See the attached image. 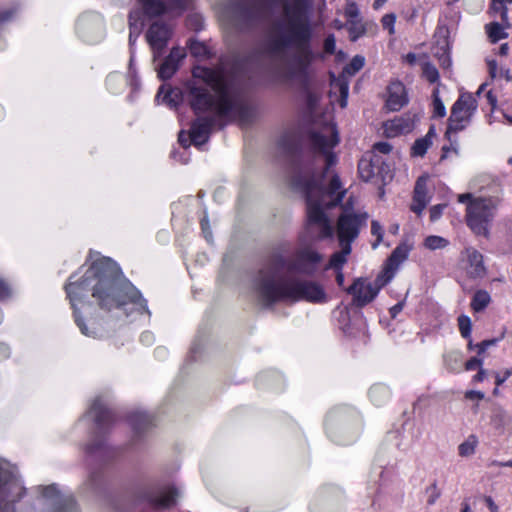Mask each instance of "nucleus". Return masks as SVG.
<instances>
[{"label": "nucleus", "instance_id": "nucleus-64", "mask_svg": "<svg viewBox=\"0 0 512 512\" xmlns=\"http://www.w3.org/2000/svg\"><path fill=\"white\" fill-rule=\"evenodd\" d=\"M507 51H508V45L507 44H502L501 47H500V53L502 55H506Z\"/></svg>", "mask_w": 512, "mask_h": 512}, {"label": "nucleus", "instance_id": "nucleus-5", "mask_svg": "<svg viewBox=\"0 0 512 512\" xmlns=\"http://www.w3.org/2000/svg\"><path fill=\"white\" fill-rule=\"evenodd\" d=\"M284 266L285 258L279 254L273 255L255 278L254 291L264 306H271L281 301L324 302L326 300V294L321 285L313 281L281 277L280 272Z\"/></svg>", "mask_w": 512, "mask_h": 512}, {"label": "nucleus", "instance_id": "nucleus-57", "mask_svg": "<svg viewBox=\"0 0 512 512\" xmlns=\"http://www.w3.org/2000/svg\"><path fill=\"white\" fill-rule=\"evenodd\" d=\"M486 376V372L483 369H480L479 372L474 376L475 381H482Z\"/></svg>", "mask_w": 512, "mask_h": 512}, {"label": "nucleus", "instance_id": "nucleus-15", "mask_svg": "<svg viewBox=\"0 0 512 512\" xmlns=\"http://www.w3.org/2000/svg\"><path fill=\"white\" fill-rule=\"evenodd\" d=\"M88 413L95 421L97 434L100 436L101 434L105 433L113 421V415L103 405L100 398L94 400Z\"/></svg>", "mask_w": 512, "mask_h": 512}, {"label": "nucleus", "instance_id": "nucleus-21", "mask_svg": "<svg viewBox=\"0 0 512 512\" xmlns=\"http://www.w3.org/2000/svg\"><path fill=\"white\" fill-rule=\"evenodd\" d=\"M142 6L144 14L149 17H157L165 13L167 7L163 0H137Z\"/></svg>", "mask_w": 512, "mask_h": 512}, {"label": "nucleus", "instance_id": "nucleus-41", "mask_svg": "<svg viewBox=\"0 0 512 512\" xmlns=\"http://www.w3.org/2000/svg\"><path fill=\"white\" fill-rule=\"evenodd\" d=\"M498 342V339H489L484 340L478 344H476V347L478 349V354H483L489 347L496 345Z\"/></svg>", "mask_w": 512, "mask_h": 512}, {"label": "nucleus", "instance_id": "nucleus-36", "mask_svg": "<svg viewBox=\"0 0 512 512\" xmlns=\"http://www.w3.org/2000/svg\"><path fill=\"white\" fill-rule=\"evenodd\" d=\"M189 50L194 56H203L207 53L205 45L198 41H191L189 44Z\"/></svg>", "mask_w": 512, "mask_h": 512}, {"label": "nucleus", "instance_id": "nucleus-12", "mask_svg": "<svg viewBox=\"0 0 512 512\" xmlns=\"http://www.w3.org/2000/svg\"><path fill=\"white\" fill-rule=\"evenodd\" d=\"M358 171L362 180L373 181L380 179L385 183L389 175V168L377 155H367L361 158L358 163Z\"/></svg>", "mask_w": 512, "mask_h": 512}, {"label": "nucleus", "instance_id": "nucleus-1", "mask_svg": "<svg viewBox=\"0 0 512 512\" xmlns=\"http://www.w3.org/2000/svg\"><path fill=\"white\" fill-rule=\"evenodd\" d=\"M280 13L274 17L264 40L248 60L267 72H281L288 78L305 79L314 60L310 0H275Z\"/></svg>", "mask_w": 512, "mask_h": 512}, {"label": "nucleus", "instance_id": "nucleus-27", "mask_svg": "<svg viewBox=\"0 0 512 512\" xmlns=\"http://www.w3.org/2000/svg\"><path fill=\"white\" fill-rule=\"evenodd\" d=\"M478 440L476 436L470 435L463 443L458 447L459 455L462 457H469L474 454Z\"/></svg>", "mask_w": 512, "mask_h": 512}, {"label": "nucleus", "instance_id": "nucleus-31", "mask_svg": "<svg viewBox=\"0 0 512 512\" xmlns=\"http://www.w3.org/2000/svg\"><path fill=\"white\" fill-rule=\"evenodd\" d=\"M422 74L430 83H435L439 79V72L437 68L429 62H425L422 65Z\"/></svg>", "mask_w": 512, "mask_h": 512}, {"label": "nucleus", "instance_id": "nucleus-58", "mask_svg": "<svg viewBox=\"0 0 512 512\" xmlns=\"http://www.w3.org/2000/svg\"><path fill=\"white\" fill-rule=\"evenodd\" d=\"M336 282L339 286H343L344 284V275L340 270L336 274Z\"/></svg>", "mask_w": 512, "mask_h": 512}, {"label": "nucleus", "instance_id": "nucleus-33", "mask_svg": "<svg viewBox=\"0 0 512 512\" xmlns=\"http://www.w3.org/2000/svg\"><path fill=\"white\" fill-rule=\"evenodd\" d=\"M458 326L461 333V336L464 338H469L471 334V320L466 315H461L458 318Z\"/></svg>", "mask_w": 512, "mask_h": 512}, {"label": "nucleus", "instance_id": "nucleus-38", "mask_svg": "<svg viewBox=\"0 0 512 512\" xmlns=\"http://www.w3.org/2000/svg\"><path fill=\"white\" fill-rule=\"evenodd\" d=\"M491 1H492V9L496 12H500L502 20L506 21L508 18V9L504 5V0H491Z\"/></svg>", "mask_w": 512, "mask_h": 512}, {"label": "nucleus", "instance_id": "nucleus-52", "mask_svg": "<svg viewBox=\"0 0 512 512\" xmlns=\"http://www.w3.org/2000/svg\"><path fill=\"white\" fill-rule=\"evenodd\" d=\"M484 500L491 512H498V506L490 496H486Z\"/></svg>", "mask_w": 512, "mask_h": 512}, {"label": "nucleus", "instance_id": "nucleus-6", "mask_svg": "<svg viewBox=\"0 0 512 512\" xmlns=\"http://www.w3.org/2000/svg\"><path fill=\"white\" fill-rule=\"evenodd\" d=\"M457 199L459 203L466 204L467 226L474 234L487 237L497 207L495 200L475 197L472 193L459 194Z\"/></svg>", "mask_w": 512, "mask_h": 512}, {"label": "nucleus", "instance_id": "nucleus-46", "mask_svg": "<svg viewBox=\"0 0 512 512\" xmlns=\"http://www.w3.org/2000/svg\"><path fill=\"white\" fill-rule=\"evenodd\" d=\"M11 295V289L9 285L0 279V300L5 299Z\"/></svg>", "mask_w": 512, "mask_h": 512}, {"label": "nucleus", "instance_id": "nucleus-16", "mask_svg": "<svg viewBox=\"0 0 512 512\" xmlns=\"http://www.w3.org/2000/svg\"><path fill=\"white\" fill-rule=\"evenodd\" d=\"M467 260L466 271L471 278H481L485 275L483 255L473 247H468L464 251Z\"/></svg>", "mask_w": 512, "mask_h": 512}, {"label": "nucleus", "instance_id": "nucleus-54", "mask_svg": "<svg viewBox=\"0 0 512 512\" xmlns=\"http://www.w3.org/2000/svg\"><path fill=\"white\" fill-rule=\"evenodd\" d=\"M403 309V303H397L390 309V314L394 318L398 313H400Z\"/></svg>", "mask_w": 512, "mask_h": 512}, {"label": "nucleus", "instance_id": "nucleus-20", "mask_svg": "<svg viewBox=\"0 0 512 512\" xmlns=\"http://www.w3.org/2000/svg\"><path fill=\"white\" fill-rule=\"evenodd\" d=\"M179 496L177 489L170 487L160 492L158 496L151 499V504L156 509H166L175 505Z\"/></svg>", "mask_w": 512, "mask_h": 512}, {"label": "nucleus", "instance_id": "nucleus-62", "mask_svg": "<svg viewBox=\"0 0 512 512\" xmlns=\"http://www.w3.org/2000/svg\"><path fill=\"white\" fill-rule=\"evenodd\" d=\"M385 2L386 0H375L373 3L374 9H379Z\"/></svg>", "mask_w": 512, "mask_h": 512}, {"label": "nucleus", "instance_id": "nucleus-35", "mask_svg": "<svg viewBox=\"0 0 512 512\" xmlns=\"http://www.w3.org/2000/svg\"><path fill=\"white\" fill-rule=\"evenodd\" d=\"M401 130L402 126L401 121L399 119H395L385 123V132L387 133L388 136H395L399 132H401Z\"/></svg>", "mask_w": 512, "mask_h": 512}, {"label": "nucleus", "instance_id": "nucleus-37", "mask_svg": "<svg viewBox=\"0 0 512 512\" xmlns=\"http://www.w3.org/2000/svg\"><path fill=\"white\" fill-rule=\"evenodd\" d=\"M395 21H396V16L393 13L386 14L381 19L383 28L388 29L389 34H394Z\"/></svg>", "mask_w": 512, "mask_h": 512}, {"label": "nucleus", "instance_id": "nucleus-23", "mask_svg": "<svg viewBox=\"0 0 512 512\" xmlns=\"http://www.w3.org/2000/svg\"><path fill=\"white\" fill-rule=\"evenodd\" d=\"M407 256L408 248L406 246H398L388 258L386 266L389 267L390 270L396 271Z\"/></svg>", "mask_w": 512, "mask_h": 512}, {"label": "nucleus", "instance_id": "nucleus-26", "mask_svg": "<svg viewBox=\"0 0 512 512\" xmlns=\"http://www.w3.org/2000/svg\"><path fill=\"white\" fill-rule=\"evenodd\" d=\"M490 302V296L486 291L479 290L474 294L471 302V307L474 311L479 312L483 310Z\"/></svg>", "mask_w": 512, "mask_h": 512}, {"label": "nucleus", "instance_id": "nucleus-25", "mask_svg": "<svg viewBox=\"0 0 512 512\" xmlns=\"http://www.w3.org/2000/svg\"><path fill=\"white\" fill-rule=\"evenodd\" d=\"M130 423L135 431L140 432L152 424V419L143 412H136L130 416Z\"/></svg>", "mask_w": 512, "mask_h": 512}, {"label": "nucleus", "instance_id": "nucleus-7", "mask_svg": "<svg viewBox=\"0 0 512 512\" xmlns=\"http://www.w3.org/2000/svg\"><path fill=\"white\" fill-rule=\"evenodd\" d=\"M394 273L395 271L386 266L385 270L373 282H368L364 278H357L346 291L353 296L354 305L362 308L375 299L381 288L393 278Z\"/></svg>", "mask_w": 512, "mask_h": 512}, {"label": "nucleus", "instance_id": "nucleus-4", "mask_svg": "<svg viewBox=\"0 0 512 512\" xmlns=\"http://www.w3.org/2000/svg\"><path fill=\"white\" fill-rule=\"evenodd\" d=\"M67 295L74 309L75 321L81 332L86 336L98 337L101 330L95 321L89 320V329L78 315V302L92 290L102 309L110 311L113 308L122 309L128 304L135 306L139 313L147 312L146 300L130 283L120 278L119 268L110 258L103 257L93 262L80 281H70L66 287Z\"/></svg>", "mask_w": 512, "mask_h": 512}, {"label": "nucleus", "instance_id": "nucleus-56", "mask_svg": "<svg viewBox=\"0 0 512 512\" xmlns=\"http://www.w3.org/2000/svg\"><path fill=\"white\" fill-rule=\"evenodd\" d=\"M416 55L414 53H408L406 56H405V61L407 63H409L410 65H413L416 63Z\"/></svg>", "mask_w": 512, "mask_h": 512}, {"label": "nucleus", "instance_id": "nucleus-28", "mask_svg": "<svg viewBox=\"0 0 512 512\" xmlns=\"http://www.w3.org/2000/svg\"><path fill=\"white\" fill-rule=\"evenodd\" d=\"M365 63V59L363 56L356 55L352 58V60L347 64L343 69V74L348 76H354L357 72H359Z\"/></svg>", "mask_w": 512, "mask_h": 512}, {"label": "nucleus", "instance_id": "nucleus-40", "mask_svg": "<svg viewBox=\"0 0 512 512\" xmlns=\"http://www.w3.org/2000/svg\"><path fill=\"white\" fill-rule=\"evenodd\" d=\"M335 47H336L335 37L333 35H329L324 40V51L326 53L333 54L335 52Z\"/></svg>", "mask_w": 512, "mask_h": 512}, {"label": "nucleus", "instance_id": "nucleus-42", "mask_svg": "<svg viewBox=\"0 0 512 512\" xmlns=\"http://www.w3.org/2000/svg\"><path fill=\"white\" fill-rule=\"evenodd\" d=\"M56 512H76V506L73 499H65L63 505L59 507Z\"/></svg>", "mask_w": 512, "mask_h": 512}, {"label": "nucleus", "instance_id": "nucleus-8", "mask_svg": "<svg viewBox=\"0 0 512 512\" xmlns=\"http://www.w3.org/2000/svg\"><path fill=\"white\" fill-rule=\"evenodd\" d=\"M324 256L311 246L298 248L293 256L286 261L284 268L288 272L301 274L305 276L314 275L320 268Z\"/></svg>", "mask_w": 512, "mask_h": 512}, {"label": "nucleus", "instance_id": "nucleus-3", "mask_svg": "<svg viewBox=\"0 0 512 512\" xmlns=\"http://www.w3.org/2000/svg\"><path fill=\"white\" fill-rule=\"evenodd\" d=\"M187 90L189 104L197 115L210 112L208 116H198L192 123L189 138L195 146L208 141L219 120L237 119L241 124H248L253 118L252 108L219 69L194 67Z\"/></svg>", "mask_w": 512, "mask_h": 512}, {"label": "nucleus", "instance_id": "nucleus-18", "mask_svg": "<svg viewBox=\"0 0 512 512\" xmlns=\"http://www.w3.org/2000/svg\"><path fill=\"white\" fill-rule=\"evenodd\" d=\"M184 56L185 53L182 49L178 47L173 48L158 70L159 78L163 80L171 78L177 71L179 62Z\"/></svg>", "mask_w": 512, "mask_h": 512}, {"label": "nucleus", "instance_id": "nucleus-9", "mask_svg": "<svg viewBox=\"0 0 512 512\" xmlns=\"http://www.w3.org/2000/svg\"><path fill=\"white\" fill-rule=\"evenodd\" d=\"M477 109V100L471 93H462L453 104L446 134L463 130Z\"/></svg>", "mask_w": 512, "mask_h": 512}, {"label": "nucleus", "instance_id": "nucleus-32", "mask_svg": "<svg viewBox=\"0 0 512 512\" xmlns=\"http://www.w3.org/2000/svg\"><path fill=\"white\" fill-rule=\"evenodd\" d=\"M431 145V140L426 136L420 139H417L412 146V153L416 156H423L429 146Z\"/></svg>", "mask_w": 512, "mask_h": 512}, {"label": "nucleus", "instance_id": "nucleus-34", "mask_svg": "<svg viewBox=\"0 0 512 512\" xmlns=\"http://www.w3.org/2000/svg\"><path fill=\"white\" fill-rule=\"evenodd\" d=\"M433 97H434V99H433V113H434V116L442 118L446 114V109H445V106H444L443 102L439 98L438 90L437 89L434 90Z\"/></svg>", "mask_w": 512, "mask_h": 512}, {"label": "nucleus", "instance_id": "nucleus-47", "mask_svg": "<svg viewBox=\"0 0 512 512\" xmlns=\"http://www.w3.org/2000/svg\"><path fill=\"white\" fill-rule=\"evenodd\" d=\"M201 226H202V230H203V233H204L205 238H206L208 241H211V239H212V233H211V231H210V228H209V221H208V219H207V217H206V216L201 220Z\"/></svg>", "mask_w": 512, "mask_h": 512}, {"label": "nucleus", "instance_id": "nucleus-17", "mask_svg": "<svg viewBox=\"0 0 512 512\" xmlns=\"http://www.w3.org/2000/svg\"><path fill=\"white\" fill-rule=\"evenodd\" d=\"M408 102L405 86L399 82H392L388 87L386 106L391 111H399Z\"/></svg>", "mask_w": 512, "mask_h": 512}, {"label": "nucleus", "instance_id": "nucleus-45", "mask_svg": "<svg viewBox=\"0 0 512 512\" xmlns=\"http://www.w3.org/2000/svg\"><path fill=\"white\" fill-rule=\"evenodd\" d=\"M58 495V491L55 487V485H50L47 487L42 488V496L44 498H53Z\"/></svg>", "mask_w": 512, "mask_h": 512}, {"label": "nucleus", "instance_id": "nucleus-10", "mask_svg": "<svg viewBox=\"0 0 512 512\" xmlns=\"http://www.w3.org/2000/svg\"><path fill=\"white\" fill-rule=\"evenodd\" d=\"M366 213H342L337 221L336 232L340 244H349L358 237L360 229L366 224Z\"/></svg>", "mask_w": 512, "mask_h": 512}, {"label": "nucleus", "instance_id": "nucleus-13", "mask_svg": "<svg viewBox=\"0 0 512 512\" xmlns=\"http://www.w3.org/2000/svg\"><path fill=\"white\" fill-rule=\"evenodd\" d=\"M172 36V28L162 21L153 22L146 32V40L153 51L154 60L162 55Z\"/></svg>", "mask_w": 512, "mask_h": 512}, {"label": "nucleus", "instance_id": "nucleus-22", "mask_svg": "<svg viewBox=\"0 0 512 512\" xmlns=\"http://www.w3.org/2000/svg\"><path fill=\"white\" fill-rule=\"evenodd\" d=\"M341 246V251L340 252H335L328 264L326 265L325 269L328 270V269H335V270H340L341 267L346 263L347 259H346V256L351 252V246L349 244H340Z\"/></svg>", "mask_w": 512, "mask_h": 512}, {"label": "nucleus", "instance_id": "nucleus-44", "mask_svg": "<svg viewBox=\"0 0 512 512\" xmlns=\"http://www.w3.org/2000/svg\"><path fill=\"white\" fill-rule=\"evenodd\" d=\"M373 149L382 154H388L392 150V146L388 142H377L374 144Z\"/></svg>", "mask_w": 512, "mask_h": 512}, {"label": "nucleus", "instance_id": "nucleus-24", "mask_svg": "<svg viewBox=\"0 0 512 512\" xmlns=\"http://www.w3.org/2000/svg\"><path fill=\"white\" fill-rule=\"evenodd\" d=\"M486 33L492 43H496L502 39L507 38L508 34L505 32L504 27L498 22H492L485 26Z\"/></svg>", "mask_w": 512, "mask_h": 512}, {"label": "nucleus", "instance_id": "nucleus-43", "mask_svg": "<svg viewBox=\"0 0 512 512\" xmlns=\"http://www.w3.org/2000/svg\"><path fill=\"white\" fill-rule=\"evenodd\" d=\"M445 207H446L445 204H439V205L433 206L430 209V218H431V220L432 221H436L437 219H439L440 216L442 215V212H443Z\"/></svg>", "mask_w": 512, "mask_h": 512}, {"label": "nucleus", "instance_id": "nucleus-61", "mask_svg": "<svg viewBox=\"0 0 512 512\" xmlns=\"http://www.w3.org/2000/svg\"><path fill=\"white\" fill-rule=\"evenodd\" d=\"M340 91H341V95L343 97H346L348 94V85L347 84L341 85Z\"/></svg>", "mask_w": 512, "mask_h": 512}, {"label": "nucleus", "instance_id": "nucleus-29", "mask_svg": "<svg viewBox=\"0 0 512 512\" xmlns=\"http://www.w3.org/2000/svg\"><path fill=\"white\" fill-rule=\"evenodd\" d=\"M178 96V92L172 89L165 90L164 86H161L158 93H157V99L162 100V102L166 103L170 107H175L177 105V101L175 100V97Z\"/></svg>", "mask_w": 512, "mask_h": 512}, {"label": "nucleus", "instance_id": "nucleus-55", "mask_svg": "<svg viewBox=\"0 0 512 512\" xmlns=\"http://www.w3.org/2000/svg\"><path fill=\"white\" fill-rule=\"evenodd\" d=\"M486 96H487V100H488L489 104L492 106V108H494L497 103L496 97L492 94L491 91H489Z\"/></svg>", "mask_w": 512, "mask_h": 512}, {"label": "nucleus", "instance_id": "nucleus-50", "mask_svg": "<svg viewBox=\"0 0 512 512\" xmlns=\"http://www.w3.org/2000/svg\"><path fill=\"white\" fill-rule=\"evenodd\" d=\"M465 397L468 399H483L484 394L480 391L471 390L466 392Z\"/></svg>", "mask_w": 512, "mask_h": 512}, {"label": "nucleus", "instance_id": "nucleus-48", "mask_svg": "<svg viewBox=\"0 0 512 512\" xmlns=\"http://www.w3.org/2000/svg\"><path fill=\"white\" fill-rule=\"evenodd\" d=\"M481 365H482V360L477 357H473L466 362L465 368H466V370H474L477 367H481Z\"/></svg>", "mask_w": 512, "mask_h": 512}, {"label": "nucleus", "instance_id": "nucleus-51", "mask_svg": "<svg viewBox=\"0 0 512 512\" xmlns=\"http://www.w3.org/2000/svg\"><path fill=\"white\" fill-rule=\"evenodd\" d=\"M103 445L102 440L97 439L95 442L90 443L87 445V450L90 453L95 452L97 449H99Z\"/></svg>", "mask_w": 512, "mask_h": 512}, {"label": "nucleus", "instance_id": "nucleus-19", "mask_svg": "<svg viewBox=\"0 0 512 512\" xmlns=\"http://www.w3.org/2000/svg\"><path fill=\"white\" fill-rule=\"evenodd\" d=\"M427 177L421 176L417 179L414 195H413V203L411 204L410 209L420 215L422 211L425 209L427 204L430 201V198L427 195Z\"/></svg>", "mask_w": 512, "mask_h": 512}, {"label": "nucleus", "instance_id": "nucleus-60", "mask_svg": "<svg viewBox=\"0 0 512 512\" xmlns=\"http://www.w3.org/2000/svg\"><path fill=\"white\" fill-rule=\"evenodd\" d=\"M496 68H497L496 62L495 61H490L489 62V69H490V74H491L492 77H495Z\"/></svg>", "mask_w": 512, "mask_h": 512}, {"label": "nucleus", "instance_id": "nucleus-2", "mask_svg": "<svg viewBox=\"0 0 512 512\" xmlns=\"http://www.w3.org/2000/svg\"><path fill=\"white\" fill-rule=\"evenodd\" d=\"M310 140L315 157L294 168L291 184L305 195L309 229L321 239L330 238L334 228L325 210L340 204L346 194L338 174L332 169L337 161L332 149L339 142L338 131L335 126L326 125L312 132Z\"/></svg>", "mask_w": 512, "mask_h": 512}, {"label": "nucleus", "instance_id": "nucleus-11", "mask_svg": "<svg viewBox=\"0 0 512 512\" xmlns=\"http://www.w3.org/2000/svg\"><path fill=\"white\" fill-rule=\"evenodd\" d=\"M23 493L24 488L18 477L8 468L0 466V509L19 500Z\"/></svg>", "mask_w": 512, "mask_h": 512}, {"label": "nucleus", "instance_id": "nucleus-30", "mask_svg": "<svg viewBox=\"0 0 512 512\" xmlns=\"http://www.w3.org/2000/svg\"><path fill=\"white\" fill-rule=\"evenodd\" d=\"M449 241L443 237L431 235L425 239L424 245L430 250L443 249L447 247Z\"/></svg>", "mask_w": 512, "mask_h": 512}, {"label": "nucleus", "instance_id": "nucleus-39", "mask_svg": "<svg viewBox=\"0 0 512 512\" xmlns=\"http://www.w3.org/2000/svg\"><path fill=\"white\" fill-rule=\"evenodd\" d=\"M371 233L372 235L377 237L376 243L373 244V247H377V245L382 241L383 239V229L380 223L376 220H373L371 222Z\"/></svg>", "mask_w": 512, "mask_h": 512}, {"label": "nucleus", "instance_id": "nucleus-59", "mask_svg": "<svg viewBox=\"0 0 512 512\" xmlns=\"http://www.w3.org/2000/svg\"><path fill=\"white\" fill-rule=\"evenodd\" d=\"M431 488H432L433 492H435V493L428 499L429 504H433L435 502L436 498L439 496V493L436 491V486L433 485Z\"/></svg>", "mask_w": 512, "mask_h": 512}, {"label": "nucleus", "instance_id": "nucleus-63", "mask_svg": "<svg viewBox=\"0 0 512 512\" xmlns=\"http://www.w3.org/2000/svg\"><path fill=\"white\" fill-rule=\"evenodd\" d=\"M502 75H503V77H504L507 81L512 80V76L510 75V71H509V69H506L505 71H503V72H502Z\"/></svg>", "mask_w": 512, "mask_h": 512}, {"label": "nucleus", "instance_id": "nucleus-14", "mask_svg": "<svg viewBox=\"0 0 512 512\" xmlns=\"http://www.w3.org/2000/svg\"><path fill=\"white\" fill-rule=\"evenodd\" d=\"M238 21L245 27L258 24L265 16L263 0H239L236 8Z\"/></svg>", "mask_w": 512, "mask_h": 512}, {"label": "nucleus", "instance_id": "nucleus-49", "mask_svg": "<svg viewBox=\"0 0 512 512\" xmlns=\"http://www.w3.org/2000/svg\"><path fill=\"white\" fill-rule=\"evenodd\" d=\"M178 140L180 142V144L183 146V147H189L190 144L192 143L190 138H189V134L188 135H185L184 132H180L179 133V137H178Z\"/></svg>", "mask_w": 512, "mask_h": 512}, {"label": "nucleus", "instance_id": "nucleus-53", "mask_svg": "<svg viewBox=\"0 0 512 512\" xmlns=\"http://www.w3.org/2000/svg\"><path fill=\"white\" fill-rule=\"evenodd\" d=\"M346 14L350 18H356L358 16V9H357V7L354 4L350 5L349 8L346 11Z\"/></svg>", "mask_w": 512, "mask_h": 512}]
</instances>
